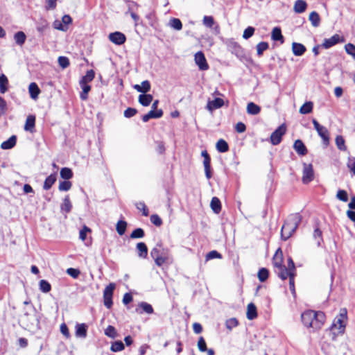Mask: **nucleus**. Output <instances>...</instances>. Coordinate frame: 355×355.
I'll use <instances>...</instances> for the list:
<instances>
[{
	"label": "nucleus",
	"mask_w": 355,
	"mask_h": 355,
	"mask_svg": "<svg viewBox=\"0 0 355 355\" xmlns=\"http://www.w3.org/2000/svg\"><path fill=\"white\" fill-rule=\"evenodd\" d=\"M286 132V127L284 124L279 125L270 135V142L272 145H278L281 141L283 135Z\"/></svg>",
	"instance_id": "423d86ee"
},
{
	"label": "nucleus",
	"mask_w": 355,
	"mask_h": 355,
	"mask_svg": "<svg viewBox=\"0 0 355 355\" xmlns=\"http://www.w3.org/2000/svg\"><path fill=\"white\" fill-rule=\"evenodd\" d=\"M145 235L144 231L142 228H136L132 231L130 234L131 239H141L143 238Z\"/></svg>",
	"instance_id": "09e8293b"
},
{
	"label": "nucleus",
	"mask_w": 355,
	"mask_h": 355,
	"mask_svg": "<svg viewBox=\"0 0 355 355\" xmlns=\"http://www.w3.org/2000/svg\"><path fill=\"white\" fill-rule=\"evenodd\" d=\"M109 40L116 45H121L125 42L126 37L123 33L116 31L109 35Z\"/></svg>",
	"instance_id": "9d476101"
},
{
	"label": "nucleus",
	"mask_w": 355,
	"mask_h": 355,
	"mask_svg": "<svg viewBox=\"0 0 355 355\" xmlns=\"http://www.w3.org/2000/svg\"><path fill=\"white\" fill-rule=\"evenodd\" d=\"M49 28V24L48 22L44 19H41L40 21L37 22L36 24V29L37 31L40 33H44L47 29Z\"/></svg>",
	"instance_id": "ea45409f"
},
{
	"label": "nucleus",
	"mask_w": 355,
	"mask_h": 355,
	"mask_svg": "<svg viewBox=\"0 0 355 355\" xmlns=\"http://www.w3.org/2000/svg\"><path fill=\"white\" fill-rule=\"evenodd\" d=\"M162 116H163V111H162V110H161V109H159L158 110H151L146 114H144L142 116V121L144 122H147L150 119H159V118H161Z\"/></svg>",
	"instance_id": "f8f14e48"
},
{
	"label": "nucleus",
	"mask_w": 355,
	"mask_h": 355,
	"mask_svg": "<svg viewBox=\"0 0 355 355\" xmlns=\"http://www.w3.org/2000/svg\"><path fill=\"white\" fill-rule=\"evenodd\" d=\"M80 87L82 89V92L80 94V98L83 101H85L88 98V93L91 90V86L85 83H79Z\"/></svg>",
	"instance_id": "c756f323"
},
{
	"label": "nucleus",
	"mask_w": 355,
	"mask_h": 355,
	"mask_svg": "<svg viewBox=\"0 0 355 355\" xmlns=\"http://www.w3.org/2000/svg\"><path fill=\"white\" fill-rule=\"evenodd\" d=\"M347 167L355 175V157H350L347 162Z\"/></svg>",
	"instance_id": "774afa93"
},
{
	"label": "nucleus",
	"mask_w": 355,
	"mask_h": 355,
	"mask_svg": "<svg viewBox=\"0 0 355 355\" xmlns=\"http://www.w3.org/2000/svg\"><path fill=\"white\" fill-rule=\"evenodd\" d=\"M95 77V72L93 69L88 70L86 74L82 77L79 83H85L88 84V83L92 82Z\"/></svg>",
	"instance_id": "473e14b6"
},
{
	"label": "nucleus",
	"mask_w": 355,
	"mask_h": 355,
	"mask_svg": "<svg viewBox=\"0 0 355 355\" xmlns=\"http://www.w3.org/2000/svg\"><path fill=\"white\" fill-rule=\"evenodd\" d=\"M194 60L200 70L206 71L209 69L207 60L202 51H198L195 54Z\"/></svg>",
	"instance_id": "6e6552de"
},
{
	"label": "nucleus",
	"mask_w": 355,
	"mask_h": 355,
	"mask_svg": "<svg viewBox=\"0 0 355 355\" xmlns=\"http://www.w3.org/2000/svg\"><path fill=\"white\" fill-rule=\"evenodd\" d=\"M171 260L172 259L170 256L169 251L167 249H163L162 255L154 259L155 264L159 267L162 266L165 263L171 261Z\"/></svg>",
	"instance_id": "9b49d317"
},
{
	"label": "nucleus",
	"mask_w": 355,
	"mask_h": 355,
	"mask_svg": "<svg viewBox=\"0 0 355 355\" xmlns=\"http://www.w3.org/2000/svg\"><path fill=\"white\" fill-rule=\"evenodd\" d=\"M313 237L317 241L318 246H320L323 239L322 237V231L319 228L314 230Z\"/></svg>",
	"instance_id": "13d9d810"
},
{
	"label": "nucleus",
	"mask_w": 355,
	"mask_h": 355,
	"mask_svg": "<svg viewBox=\"0 0 355 355\" xmlns=\"http://www.w3.org/2000/svg\"><path fill=\"white\" fill-rule=\"evenodd\" d=\"M153 97L151 94H142L139 96V102L143 106H148L152 102Z\"/></svg>",
	"instance_id": "393cba45"
},
{
	"label": "nucleus",
	"mask_w": 355,
	"mask_h": 355,
	"mask_svg": "<svg viewBox=\"0 0 355 355\" xmlns=\"http://www.w3.org/2000/svg\"><path fill=\"white\" fill-rule=\"evenodd\" d=\"M312 123L318 135L322 138L323 144L328 145L329 143V136L327 128L320 125L315 119H312Z\"/></svg>",
	"instance_id": "20e7f679"
},
{
	"label": "nucleus",
	"mask_w": 355,
	"mask_h": 355,
	"mask_svg": "<svg viewBox=\"0 0 355 355\" xmlns=\"http://www.w3.org/2000/svg\"><path fill=\"white\" fill-rule=\"evenodd\" d=\"M239 325V322L236 318H232L226 320L225 326L227 329L231 331L233 328Z\"/></svg>",
	"instance_id": "de8ad7c7"
},
{
	"label": "nucleus",
	"mask_w": 355,
	"mask_h": 355,
	"mask_svg": "<svg viewBox=\"0 0 355 355\" xmlns=\"http://www.w3.org/2000/svg\"><path fill=\"white\" fill-rule=\"evenodd\" d=\"M302 323L313 330L320 329L325 322V315L322 311L307 310L301 315Z\"/></svg>",
	"instance_id": "f257e3e1"
},
{
	"label": "nucleus",
	"mask_w": 355,
	"mask_h": 355,
	"mask_svg": "<svg viewBox=\"0 0 355 355\" xmlns=\"http://www.w3.org/2000/svg\"><path fill=\"white\" fill-rule=\"evenodd\" d=\"M210 162L211 161H208L207 159V160H203L205 176L208 180H209L212 176Z\"/></svg>",
	"instance_id": "603ef678"
},
{
	"label": "nucleus",
	"mask_w": 355,
	"mask_h": 355,
	"mask_svg": "<svg viewBox=\"0 0 355 355\" xmlns=\"http://www.w3.org/2000/svg\"><path fill=\"white\" fill-rule=\"evenodd\" d=\"M307 7V4L304 0H297L295 2L293 10L296 13H302L304 12Z\"/></svg>",
	"instance_id": "5701e85b"
},
{
	"label": "nucleus",
	"mask_w": 355,
	"mask_h": 355,
	"mask_svg": "<svg viewBox=\"0 0 355 355\" xmlns=\"http://www.w3.org/2000/svg\"><path fill=\"white\" fill-rule=\"evenodd\" d=\"M39 286L40 291H42L43 293H48L51 289V284L46 280L44 279L40 280Z\"/></svg>",
	"instance_id": "49530a36"
},
{
	"label": "nucleus",
	"mask_w": 355,
	"mask_h": 355,
	"mask_svg": "<svg viewBox=\"0 0 355 355\" xmlns=\"http://www.w3.org/2000/svg\"><path fill=\"white\" fill-rule=\"evenodd\" d=\"M203 24L208 28H211L214 24V18L211 16H205L203 17Z\"/></svg>",
	"instance_id": "69168bd1"
},
{
	"label": "nucleus",
	"mask_w": 355,
	"mask_h": 355,
	"mask_svg": "<svg viewBox=\"0 0 355 355\" xmlns=\"http://www.w3.org/2000/svg\"><path fill=\"white\" fill-rule=\"evenodd\" d=\"M337 148L340 150H346L347 148L345 144V139L341 135H338L335 139Z\"/></svg>",
	"instance_id": "a18cd8bd"
},
{
	"label": "nucleus",
	"mask_w": 355,
	"mask_h": 355,
	"mask_svg": "<svg viewBox=\"0 0 355 355\" xmlns=\"http://www.w3.org/2000/svg\"><path fill=\"white\" fill-rule=\"evenodd\" d=\"M124 347H125L123 342L121 340H117L112 344L110 349L114 352H118L122 351Z\"/></svg>",
	"instance_id": "c03bdc74"
},
{
	"label": "nucleus",
	"mask_w": 355,
	"mask_h": 355,
	"mask_svg": "<svg viewBox=\"0 0 355 355\" xmlns=\"http://www.w3.org/2000/svg\"><path fill=\"white\" fill-rule=\"evenodd\" d=\"M313 104L311 101L304 103L300 108V113L302 114H307L312 112Z\"/></svg>",
	"instance_id": "e433bc0d"
},
{
	"label": "nucleus",
	"mask_w": 355,
	"mask_h": 355,
	"mask_svg": "<svg viewBox=\"0 0 355 355\" xmlns=\"http://www.w3.org/2000/svg\"><path fill=\"white\" fill-rule=\"evenodd\" d=\"M347 318V312L346 309H341L339 315L335 318L331 326V331L334 335L333 340L336 339V336L344 334Z\"/></svg>",
	"instance_id": "7ed1b4c3"
},
{
	"label": "nucleus",
	"mask_w": 355,
	"mask_h": 355,
	"mask_svg": "<svg viewBox=\"0 0 355 355\" xmlns=\"http://www.w3.org/2000/svg\"><path fill=\"white\" fill-rule=\"evenodd\" d=\"M60 67L62 69H66L69 66V60L67 57L60 56L58 59Z\"/></svg>",
	"instance_id": "6e6d98bb"
},
{
	"label": "nucleus",
	"mask_w": 355,
	"mask_h": 355,
	"mask_svg": "<svg viewBox=\"0 0 355 355\" xmlns=\"http://www.w3.org/2000/svg\"><path fill=\"white\" fill-rule=\"evenodd\" d=\"M168 25L176 31H180L182 28V21L178 18H171L169 20Z\"/></svg>",
	"instance_id": "4c0bfd02"
},
{
	"label": "nucleus",
	"mask_w": 355,
	"mask_h": 355,
	"mask_svg": "<svg viewBox=\"0 0 355 355\" xmlns=\"http://www.w3.org/2000/svg\"><path fill=\"white\" fill-rule=\"evenodd\" d=\"M254 31L255 29L254 27L248 26L247 28L245 29L243 34V37L245 40L249 39L253 35Z\"/></svg>",
	"instance_id": "052dcab7"
},
{
	"label": "nucleus",
	"mask_w": 355,
	"mask_h": 355,
	"mask_svg": "<svg viewBox=\"0 0 355 355\" xmlns=\"http://www.w3.org/2000/svg\"><path fill=\"white\" fill-rule=\"evenodd\" d=\"M336 197L338 199L343 202H347L348 200V195L347 191L345 190H338L336 194Z\"/></svg>",
	"instance_id": "bf43d9fd"
},
{
	"label": "nucleus",
	"mask_w": 355,
	"mask_h": 355,
	"mask_svg": "<svg viewBox=\"0 0 355 355\" xmlns=\"http://www.w3.org/2000/svg\"><path fill=\"white\" fill-rule=\"evenodd\" d=\"M268 274L269 272L266 268H262L259 269L258 272V278L259 281L261 282H265L268 277Z\"/></svg>",
	"instance_id": "3c124183"
},
{
	"label": "nucleus",
	"mask_w": 355,
	"mask_h": 355,
	"mask_svg": "<svg viewBox=\"0 0 355 355\" xmlns=\"http://www.w3.org/2000/svg\"><path fill=\"white\" fill-rule=\"evenodd\" d=\"M260 111V107L252 102L249 103L247 105V112L249 114L256 115L258 114Z\"/></svg>",
	"instance_id": "f704fd0d"
},
{
	"label": "nucleus",
	"mask_w": 355,
	"mask_h": 355,
	"mask_svg": "<svg viewBox=\"0 0 355 355\" xmlns=\"http://www.w3.org/2000/svg\"><path fill=\"white\" fill-rule=\"evenodd\" d=\"M302 217L299 213L291 214L284 222L281 230V237L286 241L296 231L302 221Z\"/></svg>",
	"instance_id": "f03ea898"
},
{
	"label": "nucleus",
	"mask_w": 355,
	"mask_h": 355,
	"mask_svg": "<svg viewBox=\"0 0 355 355\" xmlns=\"http://www.w3.org/2000/svg\"><path fill=\"white\" fill-rule=\"evenodd\" d=\"M306 47L301 43L293 42L292 44V51L295 56H301L306 51Z\"/></svg>",
	"instance_id": "a211bd4d"
},
{
	"label": "nucleus",
	"mask_w": 355,
	"mask_h": 355,
	"mask_svg": "<svg viewBox=\"0 0 355 355\" xmlns=\"http://www.w3.org/2000/svg\"><path fill=\"white\" fill-rule=\"evenodd\" d=\"M247 318L252 320L257 317V307L253 303H250L247 307Z\"/></svg>",
	"instance_id": "412c9836"
},
{
	"label": "nucleus",
	"mask_w": 355,
	"mask_h": 355,
	"mask_svg": "<svg viewBox=\"0 0 355 355\" xmlns=\"http://www.w3.org/2000/svg\"><path fill=\"white\" fill-rule=\"evenodd\" d=\"M17 141V137L15 135L11 136L8 139L3 141L1 144V148L3 150H8L13 148Z\"/></svg>",
	"instance_id": "4be33fe9"
},
{
	"label": "nucleus",
	"mask_w": 355,
	"mask_h": 355,
	"mask_svg": "<svg viewBox=\"0 0 355 355\" xmlns=\"http://www.w3.org/2000/svg\"><path fill=\"white\" fill-rule=\"evenodd\" d=\"M137 250H138V255L139 257L144 259L147 257L148 248L144 243H138L137 245Z\"/></svg>",
	"instance_id": "c85d7f7f"
},
{
	"label": "nucleus",
	"mask_w": 355,
	"mask_h": 355,
	"mask_svg": "<svg viewBox=\"0 0 355 355\" xmlns=\"http://www.w3.org/2000/svg\"><path fill=\"white\" fill-rule=\"evenodd\" d=\"M314 179V171L311 164H303L302 181L304 184H309Z\"/></svg>",
	"instance_id": "0eeeda50"
},
{
	"label": "nucleus",
	"mask_w": 355,
	"mask_h": 355,
	"mask_svg": "<svg viewBox=\"0 0 355 355\" xmlns=\"http://www.w3.org/2000/svg\"><path fill=\"white\" fill-rule=\"evenodd\" d=\"M135 206L139 210L142 211V214L144 216H148V214H149L148 209L147 208V207L146 206V205L144 202H137L135 204Z\"/></svg>",
	"instance_id": "4d7b16f0"
},
{
	"label": "nucleus",
	"mask_w": 355,
	"mask_h": 355,
	"mask_svg": "<svg viewBox=\"0 0 355 355\" xmlns=\"http://www.w3.org/2000/svg\"><path fill=\"white\" fill-rule=\"evenodd\" d=\"M271 38L274 41H280L281 43L284 42V37L282 34V31L279 27H275L272 29Z\"/></svg>",
	"instance_id": "cd10ccee"
},
{
	"label": "nucleus",
	"mask_w": 355,
	"mask_h": 355,
	"mask_svg": "<svg viewBox=\"0 0 355 355\" xmlns=\"http://www.w3.org/2000/svg\"><path fill=\"white\" fill-rule=\"evenodd\" d=\"M133 87L138 92L145 94L150 91V83L148 80H144L141 82V85H135Z\"/></svg>",
	"instance_id": "aec40b11"
},
{
	"label": "nucleus",
	"mask_w": 355,
	"mask_h": 355,
	"mask_svg": "<svg viewBox=\"0 0 355 355\" xmlns=\"http://www.w3.org/2000/svg\"><path fill=\"white\" fill-rule=\"evenodd\" d=\"M26 36L22 31L16 33L14 35V39L17 44L23 45L26 41Z\"/></svg>",
	"instance_id": "58836bf2"
},
{
	"label": "nucleus",
	"mask_w": 355,
	"mask_h": 355,
	"mask_svg": "<svg viewBox=\"0 0 355 355\" xmlns=\"http://www.w3.org/2000/svg\"><path fill=\"white\" fill-rule=\"evenodd\" d=\"M72 184L68 180L60 182L58 186V189L60 191H67L71 188Z\"/></svg>",
	"instance_id": "5fc2aeb1"
},
{
	"label": "nucleus",
	"mask_w": 355,
	"mask_h": 355,
	"mask_svg": "<svg viewBox=\"0 0 355 355\" xmlns=\"http://www.w3.org/2000/svg\"><path fill=\"white\" fill-rule=\"evenodd\" d=\"M216 148V150L220 153H225L229 150L228 144L223 139H220L217 141Z\"/></svg>",
	"instance_id": "c9c22d12"
},
{
	"label": "nucleus",
	"mask_w": 355,
	"mask_h": 355,
	"mask_svg": "<svg viewBox=\"0 0 355 355\" xmlns=\"http://www.w3.org/2000/svg\"><path fill=\"white\" fill-rule=\"evenodd\" d=\"M115 288V284L110 283L107 285L103 291V301L104 305L110 309L113 304L112 295Z\"/></svg>",
	"instance_id": "39448f33"
},
{
	"label": "nucleus",
	"mask_w": 355,
	"mask_h": 355,
	"mask_svg": "<svg viewBox=\"0 0 355 355\" xmlns=\"http://www.w3.org/2000/svg\"><path fill=\"white\" fill-rule=\"evenodd\" d=\"M87 325L85 323L76 324V336L78 338H85L87 337Z\"/></svg>",
	"instance_id": "ddd939ff"
},
{
	"label": "nucleus",
	"mask_w": 355,
	"mask_h": 355,
	"mask_svg": "<svg viewBox=\"0 0 355 355\" xmlns=\"http://www.w3.org/2000/svg\"><path fill=\"white\" fill-rule=\"evenodd\" d=\"M210 207L215 214H219L221 211V203L220 200L217 197H213Z\"/></svg>",
	"instance_id": "a878e982"
},
{
	"label": "nucleus",
	"mask_w": 355,
	"mask_h": 355,
	"mask_svg": "<svg viewBox=\"0 0 355 355\" xmlns=\"http://www.w3.org/2000/svg\"><path fill=\"white\" fill-rule=\"evenodd\" d=\"M57 180V174L55 173L51 174L49 175L44 180L43 184V189L44 190H49L51 188V187L54 184Z\"/></svg>",
	"instance_id": "6ab92c4d"
},
{
	"label": "nucleus",
	"mask_w": 355,
	"mask_h": 355,
	"mask_svg": "<svg viewBox=\"0 0 355 355\" xmlns=\"http://www.w3.org/2000/svg\"><path fill=\"white\" fill-rule=\"evenodd\" d=\"M272 263L275 269L280 268L283 266V257H282V252L280 248H279L272 259Z\"/></svg>",
	"instance_id": "4468645a"
},
{
	"label": "nucleus",
	"mask_w": 355,
	"mask_h": 355,
	"mask_svg": "<svg viewBox=\"0 0 355 355\" xmlns=\"http://www.w3.org/2000/svg\"><path fill=\"white\" fill-rule=\"evenodd\" d=\"M126 227H127V223L125 220H119L116 224V226L117 233L120 236L123 235L125 234Z\"/></svg>",
	"instance_id": "37998d69"
},
{
	"label": "nucleus",
	"mask_w": 355,
	"mask_h": 355,
	"mask_svg": "<svg viewBox=\"0 0 355 355\" xmlns=\"http://www.w3.org/2000/svg\"><path fill=\"white\" fill-rule=\"evenodd\" d=\"M293 148L300 156L305 155L307 153V148L302 141L300 139H297L294 142Z\"/></svg>",
	"instance_id": "dca6fc26"
},
{
	"label": "nucleus",
	"mask_w": 355,
	"mask_h": 355,
	"mask_svg": "<svg viewBox=\"0 0 355 355\" xmlns=\"http://www.w3.org/2000/svg\"><path fill=\"white\" fill-rule=\"evenodd\" d=\"M60 177L66 180L72 178L73 172L71 169L67 167L62 168L60 170Z\"/></svg>",
	"instance_id": "a19ab883"
},
{
	"label": "nucleus",
	"mask_w": 355,
	"mask_h": 355,
	"mask_svg": "<svg viewBox=\"0 0 355 355\" xmlns=\"http://www.w3.org/2000/svg\"><path fill=\"white\" fill-rule=\"evenodd\" d=\"M309 20L311 22V24L314 27H318L320 24V16L318 12L315 11H313L309 15Z\"/></svg>",
	"instance_id": "79ce46f5"
},
{
	"label": "nucleus",
	"mask_w": 355,
	"mask_h": 355,
	"mask_svg": "<svg viewBox=\"0 0 355 355\" xmlns=\"http://www.w3.org/2000/svg\"><path fill=\"white\" fill-rule=\"evenodd\" d=\"M222 255L216 250H212L208 252L206 255V259L210 260L213 259H220Z\"/></svg>",
	"instance_id": "0e129e2a"
},
{
	"label": "nucleus",
	"mask_w": 355,
	"mask_h": 355,
	"mask_svg": "<svg viewBox=\"0 0 355 355\" xmlns=\"http://www.w3.org/2000/svg\"><path fill=\"white\" fill-rule=\"evenodd\" d=\"M8 89V80L4 74L0 76V92L5 94Z\"/></svg>",
	"instance_id": "72a5a7b5"
},
{
	"label": "nucleus",
	"mask_w": 355,
	"mask_h": 355,
	"mask_svg": "<svg viewBox=\"0 0 355 355\" xmlns=\"http://www.w3.org/2000/svg\"><path fill=\"white\" fill-rule=\"evenodd\" d=\"M139 307L140 309H141V310H142V311H139L137 309V311L139 312L140 314H141L143 313H146L148 314H152L153 313V306L147 302H141V303L139 304Z\"/></svg>",
	"instance_id": "7c9ffc66"
},
{
	"label": "nucleus",
	"mask_w": 355,
	"mask_h": 355,
	"mask_svg": "<svg viewBox=\"0 0 355 355\" xmlns=\"http://www.w3.org/2000/svg\"><path fill=\"white\" fill-rule=\"evenodd\" d=\"M60 209L62 212L69 213L72 209V205L70 201L69 196H65L62 203L60 205Z\"/></svg>",
	"instance_id": "bb28decb"
},
{
	"label": "nucleus",
	"mask_w": 355,
	"mask_h": 355,
	"mask_svg": "<svg viewBox=\"0 0 355 355\" xmlns=\"http://www.w3.org/2000/svg\"><path fill=\"white\" fill-rule=\"evenodd\" d=\"M35 115L30 114L27 116L24 125V130L26 131L33 132L35 131Z\"/></svg>",
	"instance_id": "f3484780"
},
{
	"label": "nucleus",
	"mask_w": 355,
	"mask_h": 355,
	"mask_svg": "<svg viewBox=\"0 0 355 355\" xmlns=\"http://www.w3.org/2000/svg\"><path fill=\"white\" fill-rule=\"evenodd\" d=\"M224 105V101L220 98H216L213 101H209L207 105V109L212 112L214 110L218 109Z\"/></svg>",
	"instance_id": "2eb2a0df"
},
{
	"label": "nucleus",
	"mask_w": 355,
	"mask_h": 355,
	"mask_svg": "<svg viewBox=\"0 0 355 355\" xmlns=\"http://www.w3.org/2000/svg\"><path fill=\"white\" fill-rule=\"evenodd\" d=\"M268 44L266 42H261L257 45V51L259 56L262 55L263 52L268 49Z\"/></svg>",
	"instance_id": "864d4df0"
},
{
	"label": "nucleus",
	"mask_w": 355,
	"mask_h": 355,
	"mask_svg": "<svg viewBox=\"0 0 355 355\" xmlns=\"http://www.w3.org/2000/svg\"><path fill=\"white\" fill-rule=\"evenodd\" d=\"M105 334L111 338H115L117 336L116 329L112 325H109L105 329Z\"/></svg>",
	"instance_id": "8fccbe9b"
},
{
	"label": "nucleus",
	"mask_w": 355,
	"mask_h": 355,
	"mask_svg": "<svg viewBox=\"0 0 355 355\" xmlns=\"http://www.w3.org/2000/svg\"><path fill=\"white\" fill-rule=\"evenodd\" d=\"M28 90L30 96L33 99H36L40 92V90L35 83H31L29 85Z\"/></svg>",
	"instance_id": "2f4dec72"
},
{
	"label": "nucleus",
	"mask_w": 355,
	"mask_h": 355,
	"mask_svg": "<svg viewBox=\"0 0 355 355\" xmlns=\"http://www.w3.org/2000/svg\"><path fill=\"white\" fill-rule=\"evenodd\" d=\"M344 38L340 37L338 34L334 35L330 38L324 39L323 43L321 44V47L327 49L333 46L336 45L338 43L343 42Z\"/></svg>",
	"instance_id": "1a4fd4ad"
},
{
	"label": "nucleus",
	"mask_w": 355,
	"mask_h": 355,
	"mask_svg": "<svg viewBox=\"0 0 355 355\" xmlns=\"http://www.w3.org/2000/svg\"><path fill=\"white\" fill-rule=\"evenodd\" d=\"M150 222L157 227L160 226L162 224V220L161 218L157 214H153L150 216Z\"/></svg>",
	"instance_id": "338daca9"
},
{
	"label": "nucleus",
	"mask_w": 355,
	"mask_h": 355,
	"mask_svg": "<svg viewBox=\"0 0 355 355\" xmlns=\"http://www.w3.org/2000/svg\"><path fill=\"white\" fill-rule=\"evenodd\" d=\"M275 272L277 274L278 277H280L282 280L286 279L288 277H291V271L286 268L284 266L280 268L275 269Z\"/></svg>",
	"instance_id": "b1692460"
},
{
	"label": "nucleus",
	"mask_w": 355,
	"mask_h": 355,
	"mask_svg": "<svg viewBox=\"0 0 355 355\" xmlns=\"http://www.w3.org/2000/svg\"><path fill=\"white\" fill-rule=\"evenodd\" d=\"M346 52L355 59V45L348 43L345 46Z\"/></svg>",
	"instance_id": "680f3d73"
},
{
	"label": "nucleus",
	"mask_w": 355,
	"mask_h": 355,
	"mask_svg": "<svg viewBox=\"0 0 355 355\" xmlns=\"http://www.w3.org/2000/svg\"><path fill=\"white\" fill-rule=\"evenodd\" d=\"M198 349L202 352H205L207 351V344L203 337H200L198 341Z\"/></svg>",
	"instance_id": "e2e57ef3"
}]
</instances>
